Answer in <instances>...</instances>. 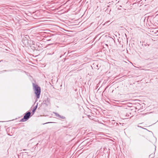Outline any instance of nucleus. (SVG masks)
<instances>
[{
    "label": "nucleus",
    "instance_id": "obj_1",
    "mask_svg": "<svg viewBox=\"0 0 158 158\" xmlns=\"http://www.w3.org/2000/svg\"><path fill=\"white\" fill-rule=\"evenodd\" d=\"M33 89L35 91L37 98H39L41 93V89L40 86L34 83H33Z\"/></svg>",
    "mask_w": 158,
    "mask_h": 158
},
{
    "label": "nucleus",
    "instance_id": "obj_2",
    "mask_svg": "<svg viewBox=\"0 0 158 158\" xmlns=\"http://www.w3.org/2000/svg\"><path fill=\"white\" fill-rule=\"evenodd\" d=\"M132 111V110H124L122 114L123 115H124V119L127 118H130L132 116V115H131V112Z\"/></svg>",
    "mask_w": 158,
    "mask_h": 158
},
{
    "label": "nucleus",
    "instance_id": "obj_3",
    "mask_svg": "<svg viewBox=\"0 0 158 158\" xmlns=\"http://www.w3.org/2000/svg\"><path fill=\"white\" fill-rule=\"evenodd\" d=\"M31 116V113L29 111H27L24 114L23 118L20 120V122H25Z\"/></svg>",
    "mask_w": 158,
    "mask_h": 158
},
{
    "label": "nucleus",
    "instance_id": "obj_4",
    "mask_svg": "<svg viewBox=\"0 0 158 158\" xmlns=\"http://www.w3.org/2000/svg\"><path fill=\"white\" fill-rule=\"evenodd\" d=\"M50 99L48 98H47V99L44 100L42 103V104L45 107L49 105H50Z\"/></svg>",
    "mask_w": 158,
    "mask_h": 158
},
{
    "label": "nucleus",
    "instance_id": "obj_5",
    "mask_svg": "<svg viewBox=\"0 0 158 158\" xmlns=\"http://www.w3.org/2000/svg\"><path fill=\"white\" fill-rule=\"evenodd\" d=\"M22 42L24 46H25L28 47L30 45V44L29 43V40L26 38L22 40Z\"/></svg>",
    "mask_w": 158,
    "mask_h": 158
},
{
    "label": "nucleus",
    "instance_id": "obj_6",
    "mask_svg": "<svg viewBox=\"0 0 158 158\" xmlns=\"http://www.w3.org/2000/svg\"><path fill=\"white\" fill-rule=\"evenodd\" d=\"M108 41L110 42V45H111L112 44L115 42L114 40L112 38L110 37V38L109 39Z\"/></svg>",
    "mask_w": 158,
    "mask_h": 158
},
{
    "label": "nucleus",
    "instance_id": "obj_7",
    "mask_svg": "<svg viewBox=\"0 0 158 158\" xmlns=\"http://www.w3.org/2000/svg\"><path fill=\"white\" fill-rule=\"evenodd\" d=\"M37 106H38V104H37L35 106H34L33 109H32V112L33 113V114H34V113H35V112L37 107Z\"/></svg>",
    "mask_w": 158,
    "mask_h": 158
},
{
    "label": "nucleus",
    "instance_id": "obj_8",
    "mask_svg": "<svg viewBox=\"0 0 158 158\" xmlns=\"http://www.w3.org/2000/svg\"><path fill=\"white\" fill-rule=\"evenodd\" d=\"M30 46L31 47L33 48H34V49H35L36 48V47H35V42H32V44L30 45Z\"/></svg>",
    "mask_w": 158,
    "mask_h": 158
},
{
    "label": "nucleus",
    "instance_id": "obj_9",
    "mask_svg": "<svg viewBox=\"0 0 158 158\" xmlns=\"http://www.w3.org/2000/svg\"><path fill=\"white\" fill-rule=\"evenodd\" d=\"M53 113L55 114V115L56 117H58L59 118L60 117V115L58 113L56 112H53Z\"/></svg>",
    "mask_w": 158,
    "mask_h": 158
},
{
    "label": "nucleus",
    "instance_id": "obj_10",
    "mask_svg": "<svg viewBox=\"0 0 158 158\" xmlns=\"http://www.w3.org/2000/svg\"><path fill=\"white\" fill-rule=\"evenodd\" d=\"M61 118V119H65V117L64 116H62L60 115V117L59 118Z\"/></svg>",
    "mask_w": 158,
    "mask_h": 158
},
{
    "label": "nucleus",
    "instance_id": "obj_11",
    "mask_svg": "<svg viewBox=\"0 0 158 158\" xmlns=\"http://www.w3.org/2000/svg\"><path fill=\"white\" fill-rule=\"evenodd\" d=\"M7 71V70H3V71H0V73H3L5 71Z\"/></svg>",
    "mask_w": 158,
    "mask_h": 158
},
{
    "label": "nucleus",
    "instance_id": "obj_12",
    "mask_svg": "<svg viewBox=\"0 0 158 158\" xmlns=\"http://www.w3.org/2000/svg\"><path fill=\"white\" fill-rule=\"evenodd\" d=\"M51 122H50V123H44L43 124H47V123H51Z\"/></svg>",
    "mask_w": 158,
    "mask_h": 158
},
{
    "label": "nucleus",
    "instance_id": "obj_13",
    "mask_svg": "<svg viewBox=\"0 0 158 158\" xmlns=\"http://www.w3.org/2000/svg\"><path fill=\"white\" fill-rule=\"evenodd\" d=\"M3 61V60H1L0 61V63L1 62H2V61Z\"/></svg>",
    "mask_w": 158,
    "mask_h": 158
},
{
    "label": "nucleus",
    "instance_id": "obj_14",
    "mask_svg": "<svg viewBox=\"0 0 158 158\" xmlns=\"http://www.w3.org/2000/svg\"><path fill=\"white\" fill-rule=\"evenodd\" d=\"M152 155V154H151L150 155H149V157H150V156H151Z\"/></svg>",
    "mask_w": 158,
    "mask_h": 158
},
{
    "label": "nucleus",
    "instance_id": "obj_15",
    "mask_svg": "<svg viewBox=\"0 0 158 158\" xmlns=\"http://www.w3.org/2000/svg\"><path fill=\"white\" fill-rule=\"evenodd\" d=\"M51 40V39H50V40H48V41H50Z\"/></svg>",
    "mask_w": 158,
    "mask_h": 158
},
{
    "label": "nucleus",
    "instance_id": "obj_16",
    "mask_svg": "<svg viewBox=\"0 0 158 158\" xmlns=\"http://www.w3.org/2000/svg\"><path fill=\"white\" fill-rule=\"evenodd\" d=\"M97 66L98 67V65H97Z\"/></svg>",
    "mask_w": 158,
    "mask_h": 158
},
{
    "label": "nucleus",
    "instance_id": "obj_17",
    "mask_svg": "<svg viewBox=\"0 0 158 158\" xmlns=\"http://www.w3.org/2000/svg\"><path fill=\"white\" fill-rule=\"evenodd\" d=\"M138 127H139V126H138Z\"/></svg>",
    "mask_w": 158,
    "mask_h": 158
},
{
    "label": "nucleus",
    "instance_id": "obj_18",
    "mask_svg": "<svg viewBox=\"0 0 158 158\" xmlns=\"http://www.w3.org/2000/svg\"><path fill=\"white\" fill-rule=\"evenodd\" d=\"M26 150V149H23V151H24V150Z\"/></svg>",
    "mask_w": 158,
    "mask_h": 158
}]
</instances>
